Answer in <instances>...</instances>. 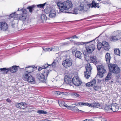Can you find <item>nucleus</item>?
<instances>
[{"label":"nucleus","instance_id":"obj_1","mask_svg":"<svg viewBox=\"0 0 121 121\" xmlns=\"http://www.w3.org/2000/svg\"><path fill=\"white\" fill-rule=\"evenodd\" d=\"M56 2L57 3V4L59 9L60 12L70 13L69 12H67L66 11L72 6V4L70 1L67 0L62 3L58 2L57 1H56Z\"/></svg>","mask_w":121,"mask_h":121},{"label":"nucleus","instance_id":"obj_2","mask_svg":"<svg viewBox=\"0 0 121 121\" xmlns=\"http://www.w3.org/2000/svg\"><path fill=\"white\" fill-rule=\"evenodd\" d=\"M95 39L92 40L91 41L86 42H74V43L75 45H82L83 44H85L86 46V48L87 51L88 53H90L93 51L95 48V46L93 44H91L90 45L88 46L87 47V44L93 41Z\"/></svg>","mask_w":121,"mask_h":121},{"label":"nucleus","instance_id":"obj_3","mask_svg":"<svg viewBox=\"0 0 121 121\" xmlns=\"http://www.w3.org/2000/svg\"><path fill=\"white\" fill-rule=\"evenodd\" d=\"M108 69L110 72L118 73L120 71L119 67L116 64H110L108 65Z\"/></svg>","mask_w":121,"mask_h":121},{"label":"nucleus","instance_id":"obj_4","mask_svg":"<svg viewBox=\"0 0 121 121\" xmlns=\"http://www.w3.org/2000/svg\"><path fill=\"white\" fill-rule=\"evenodd\" d=\"M98 73L97 75L100 78H102L104 76V74L106 73V71L104 66L100 65H96Z\"/></svg>","mask_w":121,"mask_h":121},{"label":"nucleus","instance_id":"obj_5","mask_svg":"<svg viewBox=\"0 0 121 121\" xmlns=\"http://www.w3.org/2000/svg\"><path fill=\"white\" fill-rule=\"evenodd\" d=\"M22 79L25 81H27L28 82H32L34 83L35 82V79L32 76H29L27 73H25L23 74Z\"/></svg>","mask_w":121,"mask_h":121},{"label":"nucleus","instance_id":"obj_6","mask_svg":"<svg viewBox=\"0 0 121 121\" xmlns=\"http://www.w3.org/2000/svg\"><path fill=\"white\" fill-rule=\"evenodd\" d=\"M86 71L84 73V76L86 78H89L91 74L92 67L90 63L87 64L86 66Z\"/></svg>","mask_w":121,"mask_h":121},{"label":"nucleus","instance_id":"obj_7","mask_svg":"<svg viewBox=\"0 0 121 121\" xmlns=\"http://www.w3.org/2000/svg\"><path fill=\"white\" fill-rule=\"evenodd\" d=\"M72 60L71 58L67 59L63 61L62 65L65 67H69L72 65Z\"/></svg>","mask_w":121,"mask_h":121},{"label":"nucleus","instance_id":"obj_8","mask_svg":"<svg viewBox=\"0 0 121 121\" xmlns=\"http://www.w3.org/2000/svg\"><path fill=\"white\" fill-rule=\"evenodd\" d=\"M22 13L19 17V18L20 20L22 21H25L27 17V11L26 9H22Z\"/></svg>","mask_w":121,"mask_h":121},{"label":"nucleus","instance_id":"obj_9","mask_svg":"<svg viewBox=\"0 0 121 121\" xmlns=\"http://www.w3.org/2000/svg\"><path fill=\"white\" fill-rule=\"evenodd\" d=\"M37 68L34 65L29 66L28 67H26L25 70L26 72H27L26 73H27L28 74L29 73H31L35 70Z\"/></svg>","mask_w":121,"mask_h":121},{"label":"nucleus","instance_id":"obj_10","mask_svg":"<svg viewBox=\"0 0 121 121\" xmlns=\"http://www.w3.org/2000/svg\"><path fill=\"white\" fill-rule=\"evenodd\" d=\"M15 106L17 108L20 109H23L27 107V104L25 102H22L16 104Z\"/></svg>","mask_w":121,"mask_h":121},{"label":"nucleus","instance_id":"obj_11","mask_svg":"<svg viewBox=\"0 0 121 121\" xmlns=\"http://www.w3.org/2000/svg\"><path fill=\"white\" fill-rule=\"evenodd\" d=\"M72 83L75 86H79L82 83V82L80 80L77 76H75L72 79Z\"/></svg>","mask_w":121,"mask_h":121},{"label":"nucleus","instance_id":"obj_12","mask_svg":"<svg viewBox=\"0 0 121 121\" xmlns=\"http://www.w3.org/2000/svg\"><path fill=\"white\" fill-rule=\"evenodd\" d=\"M8 25L5 22H1L0 24V28L3 31L7 30L8 29Z\"/></svg>","mask_w":121,"mask_h":121},{"label":"nucleus","instance_id":"obj_13","mask_svg":"<svg viewBox=\"0 0 121 121\" xmlns=\"http://www.w3.org/2000/svg\"><path fill=\"white\" fill-rule=\"evenodd\" d=\"M37 78L41 82H45V78L44 75L42 73H38L37 74Z\"/></svg>","mask_w":121,"mask_h":121},{"label":"nucleus","instance_id":"obj_14","mask_svg":"<svg viewBox=\"0 0 121 121\" xmlns=\"http://www.w3.org/2000/svg\"><path fill=\"white\" fill-rule=\"evenodd\" d=\"M19 68V66L13 65L9 68V71L12 73H15L17 71Z\"/></svg>","mask_w":121,"mask_h":121},{"label":"nucleus","instance_id":"obj_15","mask_svg":"<svg viewBox=\"0 0 121 121\" xmlns=\"http://www.w3.org/2000/svg\"><path fill=\"white\" fill-rule=\"evenodd\" d=\"M49 16L51 18H54L56 15V12L55 10L54 9H51L49 12Z\"/></svg>","mask_w":121,"mask_h":121},{"label":"nucleus","instance_id":"obj_16","mask_svg":"<svg viewBox=\"0 0 121 121\" xmlns=\"http://www.w3.org/2000/svg\"><path fill=\"white\" fill-rule=\"evenodd\" d=\"M72 52L73 53L75 52V57L80 59H81L82 56L81 55L82 53L80 52L79 51H77V50L76 49H74L73 50Z\"/></svg>","mask_w":121,"mask_h":121},{"label":"nucleus","instance_id":"obj_17","mask_svg":"<svg viewBox=\"0 0 121 121\" xmlns=\"http://www.w3.org/2000/svg\"><path fill=\"white\" fill-rule=\"evenodd\" d=\"M111 108L112 112H116L118 111L119 109L118 105L116 103H113L111 104Z\"/></svg>","mask_w":121,"mask_h":121},{"label":"nucleus","instance_id":"obj_18","mask_svg":"<svg viewBox=\"0 0 121 121\" xmlns=\"http://www.w3.org/2000/svg\"><path fill=\"white\" fill-rule=\"evenodd\" d=\"M103 48L105 50L108 51L109 49V45L108 43L106 41H103L102 42Z\"/></svg>","mask_w":121,"mask_h":121},{"label":"nucleus","instance_id":"obj_19","mask_svg":"<svg viewBox=\"0 0 121 121\" xmlns=\"http://www.w3.org/2000/svg\"><path fill=\"white\" fill-rule=\"evenodd\" d=\"M72 80L69 76L66 75L64 78V82L67 84H69L71 83Z\"/></svg>","mask_w":121,"mask_h":121},{"label":"nucleus","instance_id":"obj_20","mask_svg":"<svg viewBox=\"0 0 121 121\" xmlns=\"http://www.w3.org/2000/svg\"><path fill=\"white\" fill-rule=\"evenodd\" d=\"M90 7H91L99 8V6L98 3H96L95 0H93L92 3L89 4Z\"/></svg>","mask_w":121,"mask_h":121},{"label":"nucleus","instance_id":"obj_21","mask_svg":"<svg viewBox=\"0 0 121 121\" xmlns=\"http://www.w3.org/2000/svg\"><path fill=\"white\" fill-rule=\"evenodd\" d=\"M90 60L91 62L94 64L96 66L97 63V59L96 56H93L91 57L90 58Z\"/></svg>","mask_w":121,"mask_h":121},{"label":"nucleus","instance_id":"obj_22","mask_svg":"<svg viewBox=\"0 0 121 121\" xmlns=\"http://www.w3.org/2000/svg\"><path fill=\"white\" fill-rule=\"evenodd\" d=\"M111 58L110 54L108 53H107L105 55V58L107 63L108 65L110 63Z\"/></svg>","mask_w":121,"mask_h":121},{"label":"nucleus","instance_id":"obj_23","mask_svg":"<svg viewBox=\"0 0 121 121\" xmlns=\"http://www.w3.org/2000/svg\"><path fill=\"white\" fill-rule=\"evenodd\" d=\"M77 10L79 11H86V9L83 4H80L77 8Z\"/></svg>","mask_w":121,"mask_h":121},{"label":"nucleus","instance_id":"obj_24","mask_svg":"<svg viewBox=\"0 0 121 121\" xmlns=\"http://www.w3.org/2000/svg\"><path fill=\"white\" fill-rule=\"evenodd\" d=\"M104 109L106 112H112V109L111 105L106 106L104 108Z\"/></svg>","mask_w":121,"mask_h":121},{"label":"nucleus","instance_id":"obj_25","mask_svg":"<svg viewBox=\"0 0 121 121\" xmlns=\"http://www.w3.org/2000/svg\"><path fill=\"white\" fill-rule=\"evenodd\" d=\"M47 20V17L44 14L42 15L40 17V22L42 23H43L44 21H45Z\"/></svg>","mask_w":121,"mask_h":121},{"label":"nucleus","instance_id":"obj_26","mask_svg":"<svg viewBox=\"0 0 121 121\" xmlns=\"http://www.w3.org/2000/svg\"><path fill=\"white\" fill-rule=\"evenodd\" d=\"M36 8V5L34 4L31 6H29L28 7H27L26 8L29 9V12L31 13L32 11L34 10L35 8Z\"/></svg>","mask_w":121,"mask_h":121},{"label":"nucleus","instance_id":"obj_27","mask_svg":"<svg viewBox=\"0 0 121 121\" xmlns=\"http://www.w3.org/2000/svg\"><path fill=\"white\" fill-rule=\"evenodd\" d=\"M114 54L116 55L120 56L121 52L119 48H114Z\"/></svg>","mask_w":121,"mask_h":121},{"label":"nucleus","instance_id":"obj_28","mask_svg":"<svg viewBox=\"0 0 121 121\" xmlns=\"http://www.w3.org/2000/svg\"><path fill=\"white\" fill-rule=\"evenodd\" d=\"M91 105L90 107L98 108H99L100 106V104L97 103H95L92 104H91Z\"/></svg>","mask_w":121,"mask_h":121},{"label":"nucleus","instance_id":"obj_29","mask_svg":"<svg viewBox=\"0 0 121 121\" xmlns=\"http://www.w3.org/2000/svg\"><path fill=\"white\" fill-rule=\"evenodd\" d=\"M0 71L3 72L4 73L6 74L9 71V68H1L0 69Z\"/></svg>","mask_w":121,"mask_h":121},{"label":"nucleus","instance_id":"obj_30","mask_svg":"<svg viewBox=\"0 0 121 121\" xmlns=\"http://www.w3.org/2000/svg\"><path fill=\"white\" fill-rule=\"evenodd\" d=\"M112 75V74L111 73V72H110V71L109 72L105 78V81H106V80L108 81L111 78Z\"/></svg>","mask_w":121,"mask_h":121},{"label":"nucleus","instance_id":"obj_31","mask_svg":"<svg viewBox=\"0 0 121 121\" xmlns=\"http://www.w3.org/2000/svg\"><path fill=\"white\" fill-rule=\"evenodd\" d=\"M49 72L48 70L46 69H45L44 70L42 74H43V75H44L45 78L46 77L47 78L48 76V75Z\"/></svg>","mask_w":121,"mask_h":121},{"label":"nucleus","instance_id":"obj_32","mask_svg":"<svg viewBox=\"0 0 121 121\" xmlns=\"http://www.w3.org/2000/svg\"><path fill=\"white\" fill-rule=\"evenodd\" d=\"M102 46V43L98 42L97 45V48L98 50H99L101 49Z\"/></svg>","mask_w":121,"mask_h":121},{"label":"nucleus","instance_id":"obj_33","mask_svg":"<svg viewBox=\"0 0 121 121\" xmlns=\"http://www.w3.org/2000/svg\"><path fill=\"white\" fill-rule=\"evenodd\" d=\"M54 94L56 96L59 95L61 94H63L64 93L59 91H54Z\"/></svg>","mask_w":121,"mask_h":121},{"label":"nucleus","instance_id":"obj_34","mask_svg":"<svg viewBox=\"0 0 121 121\" xmlns=\"http://www.w3.org/2000/svg\"><path fill=\"white\" fill-rule=\"evenodd\" d=\"M37 112L39 114H47L48 112L45 111H44L43 110H39L37 111Z\"/></svg>","mask_w":121,"mask_h":121},{"label":"nucleus","instance_id":"obj_35","mask_svg":"<svg viewBox=\"0 0 121 121\" xmlns=\"http://www.w3.org/2000/svg\"><path fill=\"white\" fill-rule=\"evenodd\" d=\"M93 88L94 90L95 91H99L101 89V86H94Z\"/></svg>","mask_w":121,"mask_h":121},{"label":"nucleus","instance_id":"obj_36","mask_svg":"<svg viewBox=\"0 0 121 121\" xmlns=\"http://www.w3.org/2000/svg\"><path fill=\"white\" fill-rule=\"evenodd\" d=\"M46 4V3L43 4H38L37 5V6L38 8H43L44 6Z\"/></svg>","mask_w":121,"mask_h":121},{"label":"nucleus","instance_id":"obj_37","mask_svg":"<svg viewBox=\"0 0 121 121\" xmlns=\"http://www.w3.org/2000/svg\"><path fill=\"white\" fill-rule=\"evenodd\" d=\"M91 104L87 103H84L81 102V105L83 106H87L89 107H90Z\"/></svg>","mask_w":121,"mask_h":121},{"label":"nucleus","instance_id":"obj_38","mask_svg":"<svg viewBox=\"0 0 121 121\" xmlns=\"http://www.w3.org/2000/svg\"><path fill=\"white\" fill-rule=\"evenodd\" d=\"M63 105V107H65L67 108V109L70 110H71L73 108L72 107L68 106L66 104H64V105Z\"/></svg>","mask_w":121,"mask_h":121},{"label":"nucleus","instance_id":"obj_39","mask_svg":"<svg viewBox=\"0 0 121 121\" xmlns=\"http://www.w3.org/2000/svg\"><path fill=\"white\" fill-rule=\"evenodd\" d=\"M90 82L91 84H93V86H95L96 84V81L95 79H93Z\"/></svg>","mask_w":121,"mask_h":121},{"label":"nucleus","instance_id":"obj_40","mask_svg":"<svg viewBox=\"0 0 121 121\" xmlns=\"http://www.w3.org/2000/svg\"><path fill=\"white\" fill-rule=\"evenodd\" d=\"M16 15H17V14L16 13V12H14L10 14L9 15V17H10L13 18L15 17V16H16Z\"/></svg>","mask_w":121,"mask_h":121},{"label":"nucleus","instance_id":"obj_41","mask_svg":"<svg viewBox=\"0 0 121 121\" xmlns=\"http://www.w3.org/2000/svg\"><path fill=\"white\" fill-rule=\"evenodd\" d=\"M56 62L54 60V61L50 65H49L50 66H52V67H56Z\"/></svg>","mask_w":121,"mask_h":121},{"label":"nucleus","instance_id":"obj_42","mask_svg":"<svg viewBox=\"0 0 121 121\" xmlns=\"http://www.w3.org/2000/svg\"><path fill=\"white\" fill-rule=\"evenodd\" d=\"M111 38L112 40L113 41L117 40L118 39L117 36H112Z\"/></svg>","mask_w":121,"mask_h":121},{"label":"nucleus","instance_id":"obj_43","mask_svg":"<svg viewBox=\"0 0 121 121\" xmlns=\"http://www.w3.org/2000/svg\"><path fill=\"white\" fill-rule=\"evenodd\" d=\"M72 13L74 14H78V12L77 9L76 8H75L73 10Z\"/></svg>","mask_w":121,"mask_h":121},{"label":"nucleus","instance_id":"obj_44","mask_svg":"<svg viewBox=\"0 0 121 121\" xmlns=\"http://www.w3.org/2000/svg\"><path fill=\"white\" fill-rule=\"evenodd\" d=\"M73 95L76 97H78L80 96L79 94L76 92H73Z\"/></svg>","mask_w":121,"mask_h":121},{"label":"nucleus","instance_id":"obj_45","mask_svg":"<svg viewBox=\"0 0 121 121\" xmlns=\"http://www.w3.org/2000/svg\"><path fill=\"white\" fill-rule=\"evenodd\" d=\"M86 86H93V84H91V82H88L86 84Z\"/></svg>","mask_w":121,"mask_h":121},{"label":"nucleus","instance_id":"obj_46","mask_svg":"<svg viewBox=\"0 0 121 121\" xmlns=\"http://www.w3.org/2000/svg\"><path fill=\"white\" fill-rule=\"evenodd\" d=\"M48 64V63H47L46 64H45L43 66V67L44 69H46L49 66H50Z\"/></svg>","mask_w":121,"mask_h":121},{"label":"nucleus","instance_id":"obj_47","mask_svg":"<svg viewBox=\"0 0 121 121\" xmlns=\"http://www.w3.org/2000/svg\"><path fill=\"white\" fill-rule=\"evenodd\" d=\"M75 105L78 106H81V102H79L75 103Z\"/></svg>","mask_w":121,"mask_h":121},{"label":"nucleus","instance_id":"obj_48","mask_svg":"<svg viewBox=\"0 0 121 121\" xmlns=\"http://www.w3.org/2000/svg\"><path fill=\"white\" fill-rule=\"evenodd\" d=\"M58 103L60 106L62 107H63V105H64V104H63V102H61L60 103L58 102Z\"/></svg>","mask_w":121,"mask_h":121},{"label":"nucleus","instance_id":"obj_49","mask_svg":"<svg viewBox=\"0 0 121 121\" xmlns=\"http://www.w3.org/2000/svg\"><path fill=\"white\" fill-rule=\"evenodd\" d=\"M71 38L72 39H73L74 38H78V37L76 36V35H74V36H72Z\"/></svg>","mask_w":121,"mask_h":121},{"label":"nucleus","instance_id":"obj_50","mask_svg":"<svg viewBox=\"0 0 121 121\" xmlns=\"http://www.w3.org/2000/svg\"><path fill=\"white\" fill-rule=\"evenodd\" d=\"M76 112H84L82 111V110H79L78 109H76Z\"/></svg>","mask_w":121,"mask_h":121},{"label":"nucleus","instance_id":"obj_51","mask_svg":"<svg viewBox=\"0 0 121 121\" xmlns=\"http://www.w3.org/2000/svg\"><path fill=\"white\" fill-rule=\"evenodd\" d=\"M43 69H44L43 67V66L42 67H39L38 68V70L39 71H41Z\"/></svg>","mask_w":121,"mask_h":121},{"label":"nucleus","instance_id":"obj_52","mask_svg":"<svg viewBox=\"0 0 121 121\" xmlns=\"http://www.w3.org/2000/svg\"><path fill=\"white\" fill-rule=\"evenodd\" d=\"M6 101L9 103H10L11 102V100L9 98H8L6 99Z\"/></svg>","mask_w":121,"mask_h":121},{"label":"nucleus","instance_id":"obj_53","mask_svg":"<svg viewBox=\"0 0 121 121\" xmlns=\"http://www.w3.org/2000/svg\"><path fill=\"white\" fill-rule=\"evenodd\" d=\"M52 48H51L50 49V48H48V50H47V51H51L52 50Z\"/></svg>","mask_w":121,"mask_h":121},{"label":"nucleus","instance_id":"obj_54","mask_svg":"<svg viewBox=\"0 0 121 121\" xmlns=\"http://www.w3.org/2000/svg\"><path fill=\"white\" fill-rule=\"evenodd\" d=\"M93 17V16H90V17H87L86 18H84V19H82V20H84V19H87L88 18H91V17Z\"/></svg>","mask_w":121,"mask_h":121},{"label":"nucleus","instance_id":"obj_55","mask_svg":"<svg viewBox=\"0 0 121 121\" xmlns=\"http://www.w3.org/2000/svg\"><path fill=\"white\" fill-rule=\"evenodd\" d=\"M68 43H63V45H66L67 44H68Z\"/></svg>","mask_w":121,"mask_h":121},{"label":"nucleus","instance_id":"obj_56","mask_svg":"<svg viewBox=\"0 0 121 121\" xmlns=\"http://www.w3.org/2000/svg\"><path fill=\"white\" fill-rule=\"evenodd\" d=\"M71 38H72L71 37H70L66 38V39H69Z\"/></svg>","mask_w":121,"mask_h":121},{"label":"nucleus","instance_id":"obj_57","mask_svg":"<svg viewBox=\"0 0 121 121\" xmlns=\"http://www.w3.org/2000/svg\"><path fill=\"white\" fill-rule=\"evenodd\" d=\"M89 121H94V120L92 119H89Z\"/></svg>","mask_w":121,"mask_h":121},{"label":"nucleus","instance_id":"obj_58","mask_svg":"<svg viewBox=\"0 0 121 121\" xmlns=\"http://www.w3.org/2000/svg\"><path fill=\"white\" fill-rule=\"evenodd\" d=\"M44 121H51L50 120H47V119H46V120H44Z\"/></svg>","mask_w":121,"mask_h":121},{"label":"nucleus","instance_id":"obj_59","mask_svg":"<svg viewBox=\"0 0 121 121\" xmlns=\"http://www.w3.org/2000/svg\"><path fill=\"white\" fill-rule=\"evenodd\" d=\"M83 121H89V119H86L85 120H84Z\"/></svg>","mask_w":121,"mask_h":121},{"label":"nucleus","instance_id":"obj_60","mask_svg":"<svg viewBox=\"0 0 121 121\" xmlns=\"http://www.w3.org/2000/svg\"><path fill=\"white\" fill-rule=\"evenodd\" d=\"M48 48H46L45 49H46V50H46V51H47V50H48Z\"/></svg>","mask_w":121,"mask_h":121},{"label":"nucleus","instance_id":"obj_61","mask_svg":"<svg viewBox=\"0 0 121 121\" xmlns=\"http://www.w3.org/2000/svg\"><path fill=\"white\" fill-rule=\"evenodd\" d=\"M13 24L12 23V26H13Z\"/></svg>","mask_w":121,"mask_h":121},{"label":"nucleus","instance_id":"obj_62","mask_svg":"<svg viewBox=\"0 0 121 121\" xmlns=\"http://www.w3.org/2000/svg\"><path fill=\"white\" fill-rule=\"evenodd\" d=\"M97 0L98 1H100L101 0Z\"/></svg>","mask_w":121,"mask_h":121},{"label":"nucleus","instance_id":"obj_63","mask_svg":"<svg viewBox=\"0 0 121 121\" xmlns=\"http://www.w3.org/2000/svg\"><path fill=\"white\" fill-rule=\"evenodd\" d=\"M23 68H22V69H23Z\"/></svg>","mask_w":121,"mask_h":121},{"label":"nucleus","instance_id":"obj_64","mask_svg":"<svg viewBox=\"0 0 121 121\" xmlns=\"http://www.w3.org/2000/svg\"><path fill=\"white\" fill-rule=\"evenodd\" d=\"M45 11H46H46L45 10Z\"/></svg>","mask_w":121,"mask_h":121}]
</instances>
